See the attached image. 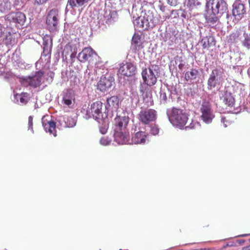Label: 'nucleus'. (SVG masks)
Wrapping results in <instances>:
<instances>
[{
  "label": "nucleus",
  "instance_id": "f257e3e1",
  "mask_svg": "<svg viewBox=\"0 0 250 250\" xmlns=\"http://www.w3.org/2000/svg\"><path fill=\"white\" fill-rule=\"evenodd\" d=\"M158 18L154 17L153 12L150 10L146 11L143 16L137 17L133 20V24L138 30H147L152 28L158 23Z\"/></svg>",
  "mask_w": 250,
  "mask_h": 250
},
{
  "label": "nucleus",
  "instance_id": "f03ea898",
  "mask_svg": "<svg viewBox=\"0 0 250 250\" xmlns=\"http://www.w3.org/2000/svg\"><path fill=\"white\" fill-rule=\"evenodd\" d=\"M167 115L169 122L174 126L182 128L186 124L188 115L184 110L175 107L167 110Z\"/></svg>",
  "mask_w": 250,
  "mask_h": 250
},
{
  "label": "nucleus",
  "instance_id": "7ed1b4c3",
  "mask_svg": "<svg viewBox=\"0 0 250 250\" xmlns=\"http://www.w3.org/2000/svg\"><path fill=\"white\" fill-rule=\"evenodd\" d=\"M61 19V12L58 8H54L49 10L46 17L47 29L53 33L58 32Z\"/></svg>",
  "mask_w": 250,
  "mask_h": 250
},
{
  "label": "nucleus",
  "instance_id": "20e7f679",
  "mask_svg": "<svg viewBox=\"0 0 250 250\" xmlns=\"http://www.w3.org/2000/svg\"><path fill=\"white\" fill-rule=\"evenodd\" d=\"M208 6L213 10L214 13L217 14L220 17L226 14L228 23L231 21L232 17L228 14V4L225 0H211L207 1L206 7Z\"/></svg>",
  "mask_w": 250,
  "mask_h": 250
},
{
  "label": "nucleus",
  "instance_id": "39448f33",
  "mask_svg": "<svg viewBox=\"0 0 250 250\" xmlns=\"http://www.w3.org/2000/svg\"><path fill=\"white\" fill-rule=\"evenodd\" d=\"M159 73V66L151 64L147 68L143 69L142 76L144 83L148 86L154 85L157 82Z\"/></svg>",
  "mask_w": 250,
  "mask_h": 250
},
{
  "label": "nucleus",
  "instance_id": "423d86ee",
  "mask_svg": "<svg viewBox=\"0 0 250 250\" xmlns=\"http://www.w3.org/2000/svg\"><path fill=\"white\" fill-rule=\"evenodd\" d=\"M103 103L97 101L91 105L90 108L86 111V118L93 117L99 123L107 118L105 112L102 111Z\"/></svg>",
  "mask_w": 250,
  "mask_h": 250
},
{
  "label": "nucleus",
  "instance_id": "0eeeda50",
  "mask_svg": "<svg viewBox=\"0 0 250 250\" xmlns=\"http://www.w3.org/2000/svg\"><path fill=\"white\" fill-rule=\"evenodd\" d=\"M43 82V73L41 71L35 72V74L28 77H24L20 78L21 84L27 86L30 85L34 88L40 86Z\"/></svg>",
  "mask_w": 250,
  "mask_h": 250
},
{
  "label": "nucleus",
  "instance_id": "6e6552de",
  "mask_svg": "<svg viewBox=\"0 0 250 250\" xmlns=\"http://www.w3.org/2000/svg\"><path fill=\"white\" fill-rule=\"evenodd\" d=\"M223 82V73L218 68L213 69L209 75L207 81V89L211 90L215 88H218Z\"/></svg>",
  "mask_w": 250,
  "mask_h": 250
},
{
  "label": "nucleus",
  "instance_id": "1a4fd4ad",
  "mask_svg": "<svg viewBox=\"0 0 250 250\" xmlns=\"http://www.w3.org/2000/svg\"><path fill=\"white\" fill-rule=\"evenodd\" d=\"M157 111L151 108L142 109L138 114V120L144 125H148L157 119Z\"/></svg>",
  "mask_w": 250,
  "mask_h": 250
},
{
  "label": "nucleus",
  "instance_id": "9d476101",
  "mask_svg": "<svg viewBox=\"0 0 250 250\" xmlns=\"http://www.w3.org/2000/svg\"><path fill=\"white\" fill-rule=\"evenodd\" d=\"M200 112L201 120L207 124H210L214 118V115L211 104L208 101L205 100L203 102L200 107Z\"/></svg>",
  "mask_w": 250,
  "mask_h": 250
},
{
  "label": "nucleus",
  "instance_id": "9b49d317",
  "mask_svg": "<svg viewBox=\"0 0 250 250\" xmlns=\"http://www.w3.org/2000/svg\"><path fill=\"white\" fill-rule=\"evenodd\" d=\"M246 8L241 0H235L232 5V13L234 19L239 21L246 14Z\"/></svg>",
  "mask_w": 250,
  "mask_h": 250
},
{
  "label": "nucleus",
  "instance_id": "f8f14e48",
  "mask_svg": "<svg viewBox=\"0 0 250 250\" xmlns=\"http://www.w3.org/2000/svg\"><path fill=\"white\" fill-rule=\"evenodd\" d=\"M114 83L113 77L108 76L107 77L102 76L97 83V89L102 92L107 91Z\"/></svg>",
  "mask_w": 250,
  "mask_h": 250
},
{
  "label": "nucleus",
  "instance_id": "ddd939ff",
  "mask_svg": "<svg viewBox=\"0 0 250 250\" xmlns=\"http://www.w3.org/2000/svg\"><path fill=\"white\" fill-rule=\"evenodd\" d=\"M204 17L206 22L210 26L215 25L218 21L219 18L220 17L217 15V14L214 13L213 10L209 6L206 7Z\"/></svg>",
  "mask_w": 250,
  "mask_h": 250
},
{
  "label": "nucleus",
  "instance_id": "4468645a",
  "mask_svg": "<svg viewBox=\"0 0 250 250\" xmlns=\"http://www.w3.org/2000/svg\"><path fill=\"white\" fill-rule=\"evenodd\" d=\"M7 19L16 26L23 25L26 21L25 15L21 12L12 13L7 15Z\"/></svg>",
  "mask_w": 250,
  "mask_h": 250
},
{
  "label": "nucleus",
  "instance_id": "2eb2a0df",
  "mask_svg": "<svg viewBox=\"0 0 250 250\" xmlns=\"http://www.w3.org/2000/svg\"><path fill=\"white\" fill-rule=\"evenodd\" d=\"M50 117L48 115L44 116L42 119V123L44 129L50 134H53L54 137L57 136L56 133V123L49 120Z\"/></svg>",
  "mask_w": 250,
  "mask_h": 250
},
{
  "label": "nucleus",
  "instance_id": "dca6fc26",
  "mask_svg": "<svg viewBox=\"0 0 250 250\" xmlns=\"http://www.w3.org/2000/svg\"><path fill=\"white\" fill-rule=\"evenodd\" d=\"M96 55L91 48L85 47L78 54L77 58L81 62H84L87 61H90L92 58Z\"/></svg>",
  "mask_w": 250,
  "mask_h": 250
},
{
  "label": "nucleus",
  "instance_id": "f3484780",
  "mask_svg": "<svg viewBox=\"0 0 250 250\" xmlns=\"http://www.w3.org/2000/svg\"><path fill=\"white\" fill-rule=\"evenodd\" d=\"M129 118L126 116H117L114 119V130H127Z\"/></svg>",
  "mask_w": 250,
  "mask_h": 250
},
{
  "label": "nucleus",
  "instance_id": "a211bd4d",
  "mask_svg": "<svg viewBox=\"0 0 250 250\" xmlns=\"http://www.w3.org/2000/svg\"><path fill=\"white\" fill-rule=\"evenodd\" d=\"M136 67L130 62L126 63L121 65L118 72L122 75L129 77L135 74Z\"/></svg>",
  "mask_w": 250,
  "mask_h": 250
},
{
  "label": "nucleus",
  "instance_id": "6ab92c4d",
  "mask_svg": "<svg viewBox=\"0 0 250 250\" xmlns=\"http://www.w3.org/2000/svg\"><path fill=\"white\" fill-rule=\"evenodd\" d=\"M120 102V100L117 96H113L107 98L106 104L105 106V109L112 111H116L119 107Z\"/></svg>",
  "mask_w": 250,
  "mask_h": 250
},
{
  "label": "nucleus",
  "instance_id": "aec40b11",
  "mask_svg": "<svg viewBox=\"0 0 250 250\" xmlns=\"http://www.w3.org/2000/svg\"><path fill=\"white\" fill-rule=\"evenodd\" d=\"M114 140L118 144H126L128 141L127 137L128 133L127 131L124 130H114Z\"/></svg>",
  "mask_w": 250,
  "mask_h": 250
},
{
  "label": "nucleus",
  "instance_id": "412c9836",
  "mask_svg": "<svg viewBox=\"0 0 250 250\" xmlns=\"http://www.w3.org/2000/svg\"><path fill=\"white\" fill-rule=\"evenodd\" d=\"M220 99L228 106H232L235 103V99L232 93L227 90L222 93Z\"/></svg>",
  "mask_w": 250,
  "mask_h": 250
},
{
  "label": "nucleus",
  "instance_id": "4be33fe9",
  "mask_svg": "<svg viewBox=\"0 0 250 250\" xmlns=\"http://www.w3.org/2000/svg\"><path fill=\"white\" fill-rule=\"evenodd\" d=\"M148 135L144 131H139L132 138V142L134 144H144L147 140Z\"/></svg>",
  "mask_w": 250,
  "mask_h": 250
},
{
  "label": "nucleus",
  "instance_id": "5701e85b",
  "mask_svg": "<svg viewBox=\"0 0 250 250\" xmlns=\"http://www.w3.org/2000/svg\"><path fill=\"white\" fill-rule=\"evenodd\" d=\"M30 98V94L27 92H22L21 94H14V101L19 104H26Z\"/></svg>",
  "mask_w": 250,
  "mask_h": 250
},
{
  "label": "nucleus",
  "instance_id": "b1692460",
  "mask_svg": "<svg viewBox=\"0 0 250 250\" xmlns=\"http://www.w3.org/2000/svg\"><path fill=\"white\" fill-rule=\"evenodd\" d=\"M52 47V40L50 36L46 35L43 38V53L45 55L50 53Z\"/></svg>",
  "mask_w": 250,
  "mask_h": 250
},
{
  "label": "nucleus",
  "instance_id": "393cba45",
  "mask_svg": "<svg viewBox=\"0 0 250 250\" xmlns=\"http://www.w3.org/2000/svg\"><path fill=\"white\" fill-rule=\"evenodd\" d=\"M140 91L142 93L144 102L146 103L148 106L151 105L153 103V100L151 91L146 89L144 90L143 88V86L140 87Z\"/></svg>",
  "mask_w": 250,
  "mask_h": 250
},
{
  "label": "nucleus",
  "instance_id": "a878e982",
  "mask_svg": "<svg viewBox=\"0 0 250 250\" xmlns=\"http://www.w3.org/2000/svg\"><path fill=\"white\" fill-rule=\"evenodd\" d=\"M73 92L71 90H67L64 92L62 97L63 104L67 106L71 104L72 101L74 100Z\"/></svg>",
  "mask_w": 250,
  "mask_h": 250
},
{
  "label": "nucleus",
  "instance_id": "bb28decb",
  "mask_svg": "<svg viewBox=\"0 0 250 250\" xmlns=\"http://www.w3.org/2000/svg\"><path fill=\"white\" fill-rule=\"evenodd\" d=\"M117 18V13L115 11L105 12L104 19L106 24H109L114 22Z\"/></svg>",
  "mask_w": 250,
  "mask_h": 250
},
{
  "label": "nucleus",
  "instance_id": "cd10ccee",
  "mask_svg": "<svg viewBox=\"0 0 250 250\" xmlns=\"http://www.w3.org/2000/svg\"><path fill=\"white\" fill-rule=\"evenodd\" d=\"M160 94V100L162 104H166L171 98L169 91L165 87L161 88Z\"/></svg>",
  "mask_w": 250,
  "mask_h": 250
},
{
  "label": "nucleus",
  "instance_id": "c85d7f7f",
  "mask_svg": "<svg viewBox=\"0 0 250 250\" xmlns=\"http://www.w3.org/2000/svg\"><path fill=\"white\" fill-rule=\"evenodd\" d=\"M242 36H241L239 40L241 41L242 45L247 48L250 49V33H247L242 31Z\"/></svg>",
  "mask_w": 250,
  "mask_h": 250
},
{
  "label": "nucleus",
  "instance_id": "c756f323",
  "mask_svg": "<svg viewBox=\"0 0 250 250\" xmlns=\"http://www.w3.org/2000/svg\"><path fill=\"white\" fill-rule=\"evenodd\" d=\"M199 75V72L197 69L192 68L185 73L184 78L187 81H191L195 80Z\"/></svg>",
  "mask_w": 250,
  "mask_h": 250
},
{
  "label": "nucleus",
  "instance_id": "7c9ffc66",
  "mask_svg": "<svg viewBox=\"0 0 250 250\" xmlns=\"http://www.w3.org/2000/svg\"><path fill=\"white\" fill-rule=\"evenodd\" d=\"M201 42L204 48H208L211 46L215 45V40L214 37L212 36H208L204 37Z\"/></svg>",
  "mask_w": 250,
  "mask_h": 250
},
{
  "label": "nucleus",
  "instance_id": "2f4dec72",
  "mask_svg": "<svg viewBox=\"0 0 250 250\" xmlns=\"http://www.w3.org/2000/svg\"><path fill=\"white\" fill-rule=\"evenodd\" d=\"M11 36L5 35L3 31V27L0 23V43H4L6 45L11 44Z\"/></svg>",
  "mask_w": 250,
  "mask_h": 250
},
{
  "label": "nucleus",
  "instance_id": "473e14b6",
  "mask_svg": "<svg viewBox=\"0 0 250 250\" xmlns=\"http://www.w3.org/2000/svg\"><path fill=\"white\" fill-rule=\"evenodd\" d=\"M11 3L8 0H0V11L6 13L10 9Z\"/></svg>",
  "mask_w": 250,
  "mask_h": 250
},
{
  "label": "nucleus",
  "instance_id": "72a5a7b5",
  "mask_svg": "<svg viewBox=\"0 0 250 250\" xmlns=\"http://www.w3.org/2000/svg\"><path fill=\"white\" fill-rule=\"evenodd\" d=\"M132 44L135 45L136 50H140L143 47L141 37L139 35L134 34L132 39Z\"/></svg>",
  "mask_w": 250,
  "mask_h": 250
},
{
  "label": "nucleus",
  "instance_id": "f704fd0d",
  "mask_svg": "<svg viewBox=\"0 0 250 250\" xmlns=\"http://www.w3.org/2000/svg\"><path fill=\"white\" fill-rule=\"evenodd\" d=\"M201 4L202 3L199 0H188L187 6L189 10H192Z\"/></svg>",
  "mask_w": 250,
  "mask_h": 250
},
{
  "label": "nucleus",
  "instance_id": "c9c22d12",
  "mask_svg": "<svg viewBox=\"0 0 250 250\" xmlns=\"http://www.w3.org/2000/svg\"><path fill=\"white\" fill-rule=\"evenodd\" d=\"M177 65H178V62L177 60V56H176L174 60L170 61L169 65V70L172 75L174 73H177Z\"/></svg>",
  "mask_w": 250,
  "mask_h": 250
},
{
  "label": "nucleus",
  "instance_id": "e433bc0d",
  "mask_svg": "<svg viewBox=\"0 0 250 250\" xmlns=\"http://www.w3.org/2000/svg\"><path fill=\"white\" fill-rule=\"evenodd\" d=\"M177 60L178 62V66L179 70L180 71H182L184 69L186 68L187 66V63L183 60L182 57L177 56Z\"/></svg>",
  "mask_w": 250,
  "mask_h": 250
},
{
  "label": "nucleus",
  "instance_id": "4c0bfd02",
  "mask_svg": "<svg viewBox=\"0 0 250 250\" xmlns=\"http://www.w3.org/2000/svg\"><path fill=\"white\" fill-rule=\"evenodd\" d=\"M242 34V31L239 32L236 31L235 33H233L231 34L229 38V42H237V40L239 39L240 36Z\"/></svg>",
  "mask_w": 250,
  "mask_h": 250
},
{
  "label": "nucleus",
  "instance_id": "58836bf2",
  "mask_svg": "<svg viewBox=\"0 0 250 250\" xmlns=\"http://www.w3.org/2000/svg\"><path fill=\"white\" fill-rule=\"evenodd\" d=\"M166 88H167L169 91V96H171V98H173V96L176 95L178 93V89L176 85H170L165 86Z\"/></svg>",
  "mask_w": 250,
  "mask_h": 250
},
{
  "label": "nucleus",
  "instance_id": "ea45409f",
  "mask_svg": "<svg viewBox=\"0 0 250 250\" xmlns=\"http://www.w3.org/2000/svg\"><path fill=\"white\" fill-rule=\"evenodd\" d=\"M150 133L153 135H156L159 132V128L157 125L155 124L152 125L150 126Z\"/></svg>",
  "mask_w": 250,
  "mask_h": 250
},
{
  "label": "nucleus",
  "instance_id": "a19ab883",
  "mask_svg": "<svg viewBox=\"0 0 250 250\" xmlns=\"http://www.w3.org/2000/svg\"><path fill=\"white\" fill-rule=\"evenodd\" d=\"M111 140L106 137H102L100 141V143L102 145L107 146L109 145Z\"/></svg>",
  "mask_w": 250,
  "mask_h": 250
},
{
  "label": "nucleus",
  "instance_id": "79ce46f5",
  "mask_svg": "<svg viewBox=\"0 0 250 250\" xmlns=\"http://www.w3.org/2000/svg\"><path fill=\"white\" fill-rule=\"evenodd\" d=\"M170 17H171L173 18H177L179 17V9L178 10H172L170 12V15L169 16L167 17L168 19Z\"/></svg>",
  "mask_w": 250,
  "mask_h": 250
},
{
  "label": "nucleus",
  "instance_id": "37998d69",
  "mask_svg": "<svg viewBox=\"0 0 250 250\" xmlns=\"http://www.w3.org/2000/svg\"><path fill=\"white\" fill-rule=\"evenodd\" d=\"M33 117L30 116L28 117V129L31 130L32 133H34V131L33 127Z\"/></svg>",
  "mask_w": 250,
  "mask_h": 250
},
{
  "label": "nucleus",
  "instance_id": "c03bdc74",
  "mask_svg": "<svg viewBox=\"0 0 250 250\" xmlns=\"http://www.w3.org/2000/svg\"><path fill=\"white\" fill-rule=\"evenodd\" d=\"M181 0H167L168 4L171 6H176L180 3Z\"/></svg>",
  "mask_w": 250,
  "mask_h": 250
},
{
  "label": "nucleus",
  "instance_id": "a18cd8bd",
  "mask_svg": "<svg viewBox=\"0 0 250 250\" xmlns=\"http://www.w3.org/2000/svg\"><path fill=\"white\" fill-rule=\"evenodd\" d=\"M180 14V16L183 19H187L188 16L187 14V12L185 9L180 8L179 9V15Z\"/></svg>",
  "mask_w": 250,
  "mask_h": 250
},
{
  "label": "nucleus",
  "instance_id": "49530a36",
  "mask_svg": "<svg viewBox=\"0 0 250 250\" xmlns=\"http://www.w3.org/2000/svg\"><path fill=\"white\" fill-rule=\"evenodd\" d=\"M235 246V243L233 241H230L227 242L226 244L224 245L222 247V250L225 249L227 247H233Z\"/></svg>",
  "mask_w": 250,
  "mask_h": 250
},
{
  "label": "nucleus",
  "instance_id": "de8ad7c7",
  "mask_svg": "<svg viewBox=\"0 0 250 250\" xmlns=\"http://www.w3.org/2000/svg\"><path fill=\"white\" fill-rule=\"evenodd\" d=\"M221 122L224 124L225 127L227 126V124L226 123V122L228 123V121H226V117L224 116H221Z\"/></svg>",
  "mask_w": 250,
  "mask_h": 250
},
{
  "label": "nucleus",
  "instance_id": "09e8293b",
  "mask_svg": "<svg viewBox=\"0 0 250 250\" xmlns=\"http://www.w3.org/2000/svg\"><path fill=\"white\" fill-rule=\"evenodd\" d=\"M107 128L105 126L100 128V132L102 134H105L107 132Z\"/></svg>",
  "mask_w": 250,
  "mask_h": 250
},
{
  "label": "nucleus",
  "instance_id": "8fccbe9b",
  "mask_svg": "<svg viewBox=\"0 0 250 250\" xmlns=\"http://www.w3.org/2000/svg\"><path fill=\"white\" fill-rule=\"evenodd\" d=\"M250 235V234H243L235 236L234 237H246Z\"/></svg>",
  "mask_w": 250,
  "mask_h": 250
},
{
  "label": "nucleus",
  "instance_id": "3c124183",
  "mask_svg": "<svg viewBox=\"0 0 250 250\" xmlns=\"http://www.w3.org/2000/svg\"><path fill=\"white\" fill-rule=\"evenodd\" d=\"M12 77H13V75L11 74H6L5 76V78H6V79H10V78H11Z\"/></svg>",
  "mask_w": 250,
  "mask_h": 250
},
{
  "label": "nucleus",
  "instance_id": "603ef678",
  "mask_svg": "<svg viewBox=\"0 0 250 250\" xmlns=\"http://www.w3.org/2000/svg\"><path fill=\"white\" fill-rule=\"evenodd\" d=\"M188 128H189L190 129L194 128V125H192V124H191L189 126H187L185 127L186 129Z\"/></svg>",
  "mask_w": 250,
  "mask_h": 250
},
{
  "label": "nucleus",
  "instance_id": "864d4df0",
  "mask_svg": "<svg viewBox=\"0 0 250 250\" xmlns=\"http://www.w3.org/2000/svg\"><path fill=\"white\" fill-rule=\"evenodd\" d=\"M237 242L239 243V244H243L245 242V240H237Z\"/></svg>",
  "mask_w": 250,
  "mask_h": 250
},
{
  "label": "nucleus",
  "instance_id": "5fc2aeb1",
  "mask_svg": "<svg viewBox=\"0 0 250 250\" xmlns=\"http://www.w3.org/2000/svg\"><path fill=\"white\" fill-rule=\"evenodd\" d=\"M246 250H250V245L246 247Z\"/></svg>",
  "mask_w": 250,
  "mask_h": 250
},
{
  "label": "nucleus",
  "instance_id": "6e6d98bb",
  "mask_svg": "<svg viewBox=\"0 0 250 250\" xmlns=\"http://www.w3.org/2000/svg\"><path fill=\"white\" fill-rule=\"evenodd\" d=\"M76 125V123H75L74 124V125H68V127H73V126H74V125Z\"/></svg>",
  "mask_w": 250,
  "mask_h": 250
},
{
  "label": "nucleus",
  "instance_id": "4d7b16f0",
  "mask_svg": "<svg viewBox=\"0 0 250 250\" xmlns=\"http://www.w3.org/2000/svg\"><path fill=\"white\" fill-rule=\"evenodd\" d=\"M53 76H54V74H50V77H51V80H52Z\"/></svg>",
  "mask_w": 250,
  "mask_h": 250
},
{
  "label": "nucleus",
  "instance_id": "13d9d810",
  "mask_svg": "<svg viewBox=\"0 0 250 250\" xmlns=\"http://www.w3.org/2000/svg\"><path fill=\"white\" fill-rule=\"evenodd\" d=\"M249 7H250L249 12H250V0H249Z\"/></svg>",
  "mask_w": 250,
  "mask_h": 250
},
{
  "label": "nucleus",
  "instance_id": "bf43d9fd",
  "mask_svg": "<svg viewBox=\"0 0 250 250\" xmlns=\"http://www.w3.org/2000/svg\"><path fill=\"white\" fill-rule=\"evenodd\" d=\"M199 250H208V249H201Z\"/></svg>",
  "mask_w": 250,
  "mask_h": 250
},
{
  "label": "nucleus",
  "instance_id": "052dcab7",
  "mask_svg": "<svg viewBox=\"0 0 250 250\" xmlns=\"http://www.w3.org/2000/svg\"><path fill=\"white\" fill-rule=\"evenodd\" d=\"M164 9H165V8H164V7H163V8H161V10L162 11H164Z\"/></svg>",
  "mask_w": 250,
  "mask_h": 250
},
{
  "label": "nucleus",
  "instance_id": "680f3d73",
  "mask_svg": "<svg viewBox=\"0 0 250 250\" xmlns=\"http://www.w3.org/2000/svg\"><path fill=\"white\" fill-rule=\"evenodd\" d=\"M206 0V2L207 1H211V0Z\"/></svg>",
  "mask_w": 250,
  "mask_h": 250
},
{
  "label": "nucleus",
  "instance_id": "e2e57ef3",
  "mask_svg": "<svg viewBox=\"0 0 250 250\" xmlns=\"http://www.w3.org/2000/svg\"><path fill=\"white\" fill-rule=\"evenodd\" d=\"M249 241L250 242V238L249 239Z\"/></svg>",
  "mask_w": 250,
  "mask_h": 250
}]
</instances>
